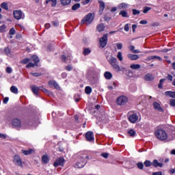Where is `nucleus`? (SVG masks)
Wrapping results in <instances>:
<instances>
[{
    "instance_id": "nucleus-49",
    "label": "nucleus",
    "mask_w": 175,
    "mask_h": 175,
    "mask_svg": "<svg viewBox=\"0 0 175 175\" xmlns=\"http://www.w3.org/2000/svg\"><path fill=\"white\" fill-rule=\"evenodd\" d=\"M150 10H151V8L145 7L144 9L143 12L146 14V13H148V12H150Z\"/></svg>"
},
{
    "instance_id": "nucleus-26",
    "label": "nucleus",
    "mask_w": 175,
    "mask_h": 175,
    "mask_svg": "<svg viewBox=\"0 0 175 175\" xmlns=\"http://www.w3.org/2000/svg\"><path fill=\"white\" fill-rule=\"evenodd\" d=\"M104 77L107 80H110L113 77V75L110 72H105L104 74Z\"/></svg>"
},
{
    "instance_id": "nucleus-48",
    "label": "nucleus",
    "mask_w": 175,
    "mask_h": 175,
    "mask_svg": "<svg viewBox=\"0 0 175 175\" xmlns=\"http://www.w3.org/2000/svg\"><path fill=\"white\" fill-rule=\"evenodd\" d=\"M116 46H117L118 50H122V43L118 42L116 43Z\"/></svg>"
},
{
    "instance_id": "nucleus-9",
    "label": "nucleus",
    "mask_w": 175,
    "mask_h": 175,
    "mask_svg": "<svg viewBox=\"0 0 175 175\" xmlns=\"http://www.w3.org/2000/svg\"><path fill=\"white\" fill-rule=\"evenodd\" d=\"M138 120H139V116H137V114L136 113H133L130 115L129 117V120L132 124H135V122H137Z\"/></svg>"
},
{
    "instance_id": "nucleus-34",
    "label": "nucleus",
    "mask_w": 175,
    "mask_h": 175,
    "mask_svg": "<svg viewBox=\"0 0 175 175\" xmlns=\"http://www.w3.org/2000/svg\"><path fill=\"white\" fill-rule=\"evenodd\" d=\"M128 8V4L125 3H122L118 5V9H126Z\"/></svg>"
},
{
    "instance_id": "nucleus-53",
    "label": "nucleus",
    "mask_w": 175,
    "mask_h": 175,
    "mask_svg": "<svg viewBox=\"0 0 175 175\" xmlns=\"http://www.w3.org/2000/svg\"><path fill=\"white\" fill-rule=\"evenodd\" d=\"M133 14H134V16H136V14H140V11L134 9L133 10Z\"/></svg>"
},
{
    "instance_id": "nucleus-15",
    "label": "nucleus",
    "mask_w": 175,
    "mask_h": 175,
    "mask_svg": "<svg viewBox=\"0 0 175 175\" xmlns=\"http://www.w3.org/2000/svg\"><path fill=\"white\" fill-rule=\"evenodd\" d=\"M153 107L155 110H157L158 111L162 112L163 111V109L162 107H161V104L159 103L154 102L153 103Z\"/></svg>"
},
{
    "instance_id": "nucleus-50",
    "label": "nucleus",
    "mask_w": 175,
    "mask_h": 175,
    "mask_svg": "<svg viewBox=\"0 0 175 175\" xmlns=\"http://www.w3.org/2000/svg\"><path fill=\"white\" fill-rule=\"evenodd\" d=\"M170 106H172L173 107H175V100L174 99H171L170 100Z\"/></svg>"
},
{
    "instance_id": "nucleus-12",
    "label": "nucleus",
    "mask_w": 175,
    "mask_h": 175,
    "mask_svg": "<svg viewBox=\"0 0 175 175\" xmlns=\"http://www.w3.org/2000/svg\"><path fill=\"white\" fill-rule=\"evenodd\" d=\"M31 91L35 94V95H38L39 94V91H43V87H37L36 85H32L31 87Z\"/></svg>"
},
{
    "instance_id": "nucleus-25",
    "label": "nucleus",
    "mask_w": 175,
    "mask_h": 175,
    "mask_svg": "<svg viewBox=\"0 0 175 175\" xmlns=\"http://www.w3.org/2000/svg\"><path fill=\"white\" fill-rule=\"evenodd\" d=\"M148 61H152V59H158L159 61H162V58L159 56H149L148 57Z\"/></svg>"
},
{
    "instance_id": "nucleus-10",
    "label": "nucleus",
    "mask_w": 175,
    "mask_h": 175,
    "mask_svg": "<svg viewBox=\"0 0 175 175\" xmlns=\"http://www.w3.org/2000/svg\"><path fill=\"white\" fill-rule=\"evenodd\" d=\"M13 15L16 20H21V18H23V12L21 10L14 11Z\"/></svg>"
},
{
    "instance_id": "nucleus-16",
    "label": "nucleus",
    "mask_w": 175,
    "mask_h": 175,
    "mask_svg": "<svg viewBox=\"0 0 175 175\" xmlns=\"http://www.w3.org/2000/svg\"><path fill=\"white\" fill-rule=\"evenodd\" d=\"M107 60H108L109 64H110L111 66L114 65L115 64H117V62H118L117 60V58H116L113 56L109 57L107 59Z\"/></svg>"
},
{
    "instance_id": "nucleus-31",
    "label": "nucleus",
    "mask_w": 175,
    "mask_h": 175,
    "mask_svg": "<svg viewBox=\"0 0 175 175\" xmlns=\"http://www.w3.org/2000/svg\"><path fill=\"white\" fill-rule=\"evenodd\" d=\"M72 0H61V3L63 6H66V5H69Z\"/></svg>"
},
{
    "instance_id": "nucleus-2",
    "label": "nucleus",
    "mask_w": 175,
    "mask_h": 175,
    "mask_svg": "<svg viewBox=\"0 0 175 175\" xmlns=\"http://www.w3.org/2000/svg\"><path fill=\"white\" fill-rule=\"evenodd\" d=\"M94 14L89 13L83 18V20L81 21V24H86V25H90V24H91L92 21H94Z\"/></svg>"
},
{
    "instance_id": "nucleus-55",
    "label": "nucleus",
    "mask_w": 175,
    "mask_h": 175,
    "mask_svg": "<svg viewBox=\"0 0 175 175\" xmlns=\"http://www.w3.org/2000/svg\"><path fill=\"white\" fill-rule=\"evenodd\" d=\"M101 156L103 158H105V159H107V158H109V154L108 153H103V154H101Z\"/></svg>"
},
{
    "instance_id": "nucleus-33",
    "label": "nucleus",
    "mask_w": 175,
    "mask_h": 175,
    "mask_svg": "<svg viewBox=\"0 0 175 175\" xmlns=\"http://www.w3.org/2000/svg\"><path fill=\"white\" fill-rule=\"evenodd\" d=\"M85 94H87L88 95H90V94L92 92V88H91V87L90 86H87L85 89Z\"/></svg>"
},
{
    "instance_id": "nucleus-45",
    "label": "nucleus",
    "mask_w": 175,
    "mask_h": 175,
    "mask_svg": "<svg viewBox=\"0 0 175 175\" xmlns=\"http://www.w3.org/2000/svg\"><path fill=\"white\" fill-rule=\"evenodd\" d=\"M30 61H31L30 59L25 58V59H23V60H21V63L23 64L24 65H25V64H28V62H29Z\"/></svg>"
},
{
    "instance_id": "nucleus-56",
    "label": "nucleus",
    "mask_w": 175,
    "mask_h": 175,
    "mask_svg": "<svg viewBox=\"0 0 175 175\" xmlns=\"http://www.w3.org/2000/svg\"><path fill=\"white\" fill-rule=\"evenodd\" d=\"M73 69V67H72L71 66H67L66 67V70H68V72H70V70H72Z\"/></svg>"
},
{
    "instance_id": "nucleus-37",
    "label": "nucleus",
    "mask_w": 175,
    "mask_h": 175,
    "mask_svg": "<svg viewBox=\"0 0 175 175\" xmlns=\"http://www.w3.org/2000/svg\"><path fill=\"white\" fill-rule=\"evenodd\" d=\"M42 92H44V94H46V95H49V96H51V95H53V92L48 90L47 89H44V88L42 89Z\"/></svg>"
},
{
    "instance_id": "nucleus-13",
    "label": "nucleus",
    "mask_w": 175,
    "mask_h": 175,
    "mask_svg": "<svg viewBox=\"0 0 175 175\" xmlns=\"http://www.w3.org/2000/svg\"><path fill=\"white\" fill-rule=\"evenodd\" d=\"M41 162L44 165H47L50 162V157H49L48 154H44L42 155L41 158Z\"/></svg>"
},
{
    "instance_id": "nucleus-18",
    "label": "nucleus",
    "mask_w": 175,
    "mask_h": 175,
    "mask_svg": "<svg viewBox=\"0 0 175 175\" xmlns=\"http://www.w3.org/2000/svg\"><path fill=\"white\" fill-rule=\"evenodd\" d=\"M144 80L146 81H152V80H154V75L152 74H147L144 77Z\"/></svg>"
},
{
    "instance_id": "nucleus-1",
    "label": "nucleus",
    "mask_w": 175,
    "mask_h": 175,
    "mask_svg": "<svg viewBox=\"0 0 175 175\" xmlns=\"http://www.w3.org/2000/svg\"><path fill=\"white\" fill-rule=\"evenodd\" d=\"M154 135L159 140H166L167 134L163 129H158L155 131Z\"/></svg>"
},
{
    "instance_id": "nucleus-27",
    "label": "nucleus",
    "mask_w": 175,
    "mask_h": 175,
    "mask_svg": "<svg viewBox=\"0 0 175 175\" xmlns=\"http://www.w3.org/2000/svg\"><path fill=\"white\" fill-rule=\"evenodd\" d=\"M99 3H100L99 13H100V14H102V12H103V10H105V2L99 1Z\"/></svg>"
},
{
    "instance_id": "nucleus-30",
    "label": "nucleus",
    "mask_w": 175,
    "mask_h": 175,
    "mask_svg": "<svg viewBox=\"0 0 175 175\" xmlns=\"http://www.w3.org/2000/svg\"><path fill=\"white\" fill-rule=\"evenodd\" d=\"M62 59L63 61V62H66L67 64H69L70 62V58L69 57H66V56L65 55H62Z\"/></svg>"
},
{
    "instance_id": "nucleus-52",
    "label": "nucleus",
    "mask_w": 175,
    "mask_h": 175,
    "mask_svg": "<svg viewBox=\"0 0 175 175\" xmlns=\"http://www.w3.org/2000/svg\"><path fill=\"white\" fill-rule=\"evenodd\" d=\"M16 33V30L14 29V28H11L10 30V35H15Z\"/></svg>"
},
{
    "instance_id": "nucleus-40",
    "label": "nucleus",
    "mask_w": 175,
    "mask_h": 175,
    "mask_svg": "<svg viewBox=\"0 0 175 175\" xmlns=\"http://www.w3.org/2000/svg\"><path fill=\"white\" fill-rule=\"evenodd\" d=\"M88 54H91V49L86 48L83 51V55H88Z\"/></svg>"
},
{
    "instance_id": "nucleus-59",
    "label": "nucleus",
    "mask_w": 175,
    "mask_h": 175,
    "mask_svg": "<svg viewBox=\"0 0 175 175\" xmlns=\"http://www.w3.org/2000/svg\"><path fill=\"white\" fill-rule=\"evenodd\" d=\"M8 102H9V98L8 97H5L4 99H3V103L6 105V103H8Z\"/></svg>"
},
{
    "instance_id": "nucleus-35",
    "label": "nucleus",
    "mask_w": 175,
    "mask_h": 175,
    "mask_svg": "<svg viewBox=\"0 0 175 175\" xmlns=\"http://www.w3.org/2000/svg\"><path fill=\"white\" fill-rule=\"evenodd\" d=\"M131 69H140V64H131L130 66Z\"/></svg>"
},
{
    "instance_id": "nucleus-17",
    "label": "nucleus",
    "mask_w": 175,
    "mask_h": 175,
    "mask_svg": "<svg viewBox=\"0 0 175 175\" xmlns=\"http://www.w3.org/2000/svg\"><path fill=\"white\" fill-rule=\"evenodd\" d=\"M49 85L50 87H55L57 90H59V85L55 81H50L49 82Z\"/></svg>"
},
{
    "instance_id": "nucleus-19",
    "label": "nucleus",
    "mask_w": 175,
    "mask_h": 175,
    "mask_svg": "<svg viewBox=\"0 0 175 175\" xmlns=\"http://www.w3.org/2000/svg\"><path fill=\"white\" fill-rule=\"evenodd\" d=\"M113 70L116 72H121V67H120V65H118V62L115 63V64H112Z\"/></svg>"
},
{
    "instance_id": "nucleus-51",
    "label": "nucleus",
    "mask_w": 175,
    "mask_h": 175,
    "mask_svg": "<svg viewBox=\"0 0 175 175\" xmlns=\"http://www.w3.org/2000/svg\"><path fill=\"white\" fill-rule=\"evenodd\" d=\"M31 75H32V76H35V77H39V76H42V74L38 72H31Z\"/></svg>"
},
{
    "instance_id": "nucleus-42",
    "label": "nucleus",
    "mask_w": 175,
    "mask_h": 175,
    "mask_svg": "<svg viewBox=\"0 0 175 175\" xmlns=\"http://www.w3.org/2000/svg\"><path fill=\"white\" fill-rule=\"evenodd\" d=\"M2 32H6V25H5L0 26V33H2Z\"/></svg>"
},
{
    "instance_id": "nucleus-61",
    "label": "nucleus",
    "mask_w": 175,
    "mask_h": 175,
    "mask_svg": "<svg viewBox=\"0 0 175 175\" xmlns=\"http://www.w3.org/2000/svg\"><path fill=\"white\" fill-rule=\"evenodd\" d=\"M167 79L170 80V81H173V76H172V75H168Z\"/></svg>"
},
{
    "instance_id": "nucleus-63",
    "label": "nucleus",
    "mask_w": 175,
    "mask_h": 175,
    "mask_svg": "<svg viewBox=\"0 0 175 175\" xmlns=\"http://www.w3.org/2000/svg\"><path fill=\"white\" fill-rule=\"evenodd\" d=\"M6 72H7V73H12V68L8 67L6 68Z\"/></svg>"
},
{
    "instance_id": "nucleus-21",
    "label": "nucleus",
    "mask_w": 175,
    "mask_h": 175,
    "mask_svg": "<svg viewBox=\"0 0 175 175\" xmlns=\"http://www.w3.org/2000/svg\"><path fill=\"white\" fill-rule=\"evenodd\" d=\"M105 25L103 23H100L99 25H97L96 27V29L98 31V32H103V31H105Z\"/></svg>"
},
{
    "instance_id": "nucleus-38",
    "label": "nucleus",
    "mask_w": 175,
    "mask_h": 175,
    "mask_svg": "<svg viewBox=\"0 0 175 175\" xmlns=\"http://www.w3.org/2000/svg\"><path fill=\"white\" fill-rule=\"evenodd\" d=\"M128 133L131 136V137H135V135H136V131L133 129H131L128 131Z\"/></svg>"
},
{
    "instance_id": "nucleus-44",
    "label": "nucleus",
    "mask_w": 175,
    "mask_h": 175,
    "mask_svg": "<svg viewBox=\"0 0 175 175\" xmlns=\"http://www.w3.org/2000/svg\"><path fill=\"white\" fill-rule=\"evenodd\" d=\"M80 8V3H76L74 5H72V10H77V9H79Z\"/></svg>"
},
{
    "instance_id": "nucleus-57",
    "label": "nucleus",
    "mask_w": 175,
    "mask_h": 175,
    "mask_svg": "<svg viewBox=\"0 0 175 175\" xmlns=\"http://www.w3.org/2000/svg\"><path fill=\"white\" fill-rule=\"evenodd\" d=\"M52 24L54 27H58V25H59V23H58V21H53L52 22Z\"/></svg>"
},
{
    "instance_id": "nucleus-62",
    "label": "nucleus",
    "mask_w": 175,
    "mask_h": 175,
    "mask_svg": "<svg viewBox=\"0 0 175 175\" xmlns=\"http://www.w3.org/2000/svg\"><path fill=\"white\" fill-rule=\"evenodd\" d=\"M147 21H146V20H142V21H141L140 22H139V24H142V25H146V24H147Z\"/></svg>"
},
{
    "instance_id": "nucleus-6",
    "label": "nucleus",
    "mask_w": 175,
    "mask_h": 175,
    "mask_svg": "<svg viewBox=\"0 0 175 175\" xmlns=\"http://www.w3.org/2000/svg\"><path fill=\"white\" fill-rule=\"evenodd\" d=\"M12 125L16 129H21V120L18 118H14L12 121Z\"/></svg>"
},
{
    "instance_id": "nucleus-47",
    "label": "nucleus",
    "mask_w": 175,
    "mask_h": 175,
    "mask_svg": "<svg viewBox=\"0 0 175 175\" xmlns=\"http://www.w3.org/2000/svg\"><path fill=\"white\" fill-rule=\"evenodd\" d=\"M4 53L6 54V55H10V53H11L10 49H9V48H5V49H4Z\"/></svg>"
},
{
    "instance_id": "nucleus-29",
    "label": "nucleus",
    "mask_w": 175,
    "mask_h": 175,
    "mask_svg": "<svg viewBox=\"0 0 175 175\" xmlns=\"http://www.w3.org/2000/svg\"><path fill=\"white\" fill-rule=\"evenodd\" d=\"M117 58L120 61V62H122L124 60V57H122V53L121 51H119L117 55Z\"/></svg>"
},
{
    "instance_id": "nucleus-4",
    "label": "nucleus",
    "mask_w": 175,
    "mask_h": 175,
    "mask_svg": "<svg viewBox=\"0 0 175 175\" xmlns=\"http://www.w3.org/2000/svg\"><path fill=\"white\" fill-rule=\"evenodd\" d=\"M85 158H88V157L85 156L79 157L77 161V163L75 165V167H77V169L84 167V166H85Z\"/></svg>"
},
{
    "instance_id": "nucleus-58",
    "label": "nucleus",
    "mask_w": 175,
    "mask_h": 175,
    "mask_svg": "<svg viewBox=\"0 0 175 175\" xmlns=\"http://www.w3.org/2000/svg\"><path fill=\"white\" fill-rule=\"evenodd\" d=\"M52 2V6H55L57 5V0H49Z\"/></svg>"
},
{
    "instance_id": "nucleus-43",
    "label": "nucleus",
    "mask_w": 175,
    "mask_h": 175,
    "mask_svg": "<svg viewBox=\"0 0 175 175\" xmlns=\"http://www.w3.org/2000/svg\"><path fill=\"white\" fill-rule=\"evenodd\" d=\"M119 14H120V16H122V17H129V16H128V13H126V11H121Z\"/></svg>"
},
{
    "instance_id": "nucleus-54",
    "label": "nucleus",
    "mask_w": 175,
    "mask_h": 175,
    "mask_svg": "<svg viewBox=\"0 0 175 175\" xmlns=\"http://www.w3.org/2000/svg\"><path fill=\"white\" fill-rule=\"evenodd\" d=\"M124 31H126V32L129 31V24L127 23L124 25Z\"/></svg>"
},
{
    "instance_id": "nucleus-23",
    "label": "nucleus",
    "mask_w": 175,
    "mask_h": 175,
    "mask_svg": "<svg viewBox=\"0 0 175 175\" xmlns=\"http://www.w3.org/2000/svg\"><path fill=\"white\" fill-rule=\"evenodd\" d=\"M166 96H170V98H175V92L167 91L165 92Z\"/></svg>"
},
{
    "instance_id": "nucleus-36",
    "label": "nucleus",
    "mask_w": 175,
    "mask_h": 175,
    "mask_svg": "<svg viewBox=\"0 0 175 175\" xmlns=\"http://www.w3.org/2000/svg\"><path fill=\"white\" fill-rule=\"evenodd\" d=\"M32 60L33 61L34 64H36V65H38V63H39V57H38V56L36 55H33L31 57Z\"/></svg>"
},
{
    "instance_id": "nucleus-60",
    "label": "nucleus",
    "mask_w": 175,
    "mask_h": 175,
    "mask_svg": "<svg viewBox=\"0 0 175 175\" xmlns=\"http://www.w3.org/2000/svg\"><path fill=\"white\" fill-rule=\"evenodd\" d=\"M137 28V25H132L133 32L135 33Z\"/></svg>"
},
{
    "instance_id": "nucleus-5",
    "label": "nucleus",
    "mask_w": 175,
    "mask_h": 175,
    "mask_svg": "<svg viewBox=\"0 0 175 175\" xmlns=\"http://www.w3.org/2000/svg\"><path fill=\"white\" fill-rule=\"evenodd\" d=\"M12 162H14V165L16 166H23V161L21 160V157L20 155L15 154L13 157Z\"/></svg>"
},
{
    "instance_id": "nucleus-32",
    "label": "nucleus",
    "mask_w": 175,
    "mask_h": 175,
    "mask_svg": "<svg viewBox=\"0 0 175 175\" xmlns=\"http://www.w3.org/2000/svg\"><path fill=\"white\" fill-rule=\"evenodd\" d=\"M2 9H5V10H9V5H8V3L3 2L1 5Z\"/></svg>"
},
{
    "instance_id": "nucleus-28",
    "label": "nucleus",
    "mask_w": 175,
    "mask_h": 175,
    "mask_svg": "<svg viewBox=\"0 0 175 175\" xmlns=\"http://www.w3.org/2000/svg\"><path fill=\"white\" fill-rule=\"evenodd\" d=\"M10 91L12 94H18V89L16 86H12L10 88Z\"/></svg>"
},
{
    "instance_id": "nucleus-3",
    "label": "nucleus",
    "mask_w": 175,
    "mask_h": 175,
    "mask_svg": "<svg viewBox=\"0 0 175 175\" xmlns=\"http://www.w3.org/2000/svg\"><path fill=\"white\" fill-rule=\"evenodd\" d=\"M129 99L128 97L125 96H120L116 98V104L118 106H125L128 103Z\"/></svg>"
},
{
    "instance_id": "nucleus-64",
    "label": "nucleus",
    "mask_w": 175,
    "mask_h": 175,
    "mask_svg": "<svg viewBox=\"0 0 175 175\" xmlns=\"http://www.w3.org/2000/svg\"><path fill=\"white\" fill-rule=\"evenodd\" d=\"M152 175H162V172H153Z\"/></svg>"
},
{
    "instance_id": "nucleus-20",
    "label": "nucleus",
    "mask_w": 175,
    "mask_h": 175,
    "mask_svg": "<svg viewBox=\"0 0 175 175\" xmlns=\"http://www.w3.org/2000/svg\"><path fill=\"white\" fill-rule=\"evenodd\" d=\"M127 57L131 61H136V59H139V55H137L128 54Z\"/></svg>"
},
{
    "instance_id": "nucleus-14",
    "label": "nucleus",
    "mask_w": 175,
    "mask_h": 175,
    "mask_svg": "<svg viewBox=\"0 0 175 175\" xmlns=\"http://www.w3.org/2000/svg\"><path fill=\"white\" fill-rule=\"evenodd\" d=\"M21 152L23 155H31V154H33L35 152V150L28 149L27 150H25L24 149H22Z\"/></svg>"
},
{
    "instance_id": "nucleus-8",
    "label": "nucleus",
    "mask_w": 175,
    "mask_h": 175,
    "mask_svg": "<svg viewBox=\"0 0 175 175\" xmlns=\"http://www.w3.org/2000/svg\"><path fill=\"white\" fill-rule=\"evenodd\" d=\"M64 163H65V159L64 157H60L55 161L53 163V166H55V167H57V166H64Z\"/></svg>"
},
{
    "instance_id": "nucleus-46",
    "label": "nucleus",
    "mask_w": 175,
    "mask_h": 175,
    "mask_svg": "<svg viewBox=\"0 0 175 175\" xmlns=\"http://www.w3.org/2000/svg\"><path fill=\"white\" fill-rule=\"evenodd\" d=\"M35 66H38V64H36V63H29L26 66V68H35Z\"/></svg>"
},
{
    "instance_id": "nucleus-22",
    "label": "nucleus",
    "mask_w": 175,
    "mask_h": 175,
    "mask_svg": "<svg viewBox=\"0 0 175 175\" xmlns=\"http://www.w3.org/2000/svg\"><path fill=\"white\" fill-rule=\"evenodd\" d=\"M152 163L154 167H162V166H163V164H162V163L158 162V160H154Z\"/></svg>"
},
{
    "instance_id": "nucleus-24",
    "label": "nucleus",
    "mask_w": 175,
    "mask_h": 175,
    "mask_svg": "<svg viewBox=\"0 0 175 175\" xmlns=\"http://www.w3.org/2000/svg\"><path fill=\"white\" fill-rule=\"evenodd\" d=\"M129 51H132V53H133L134 54H139V53H140V51L139 50H135V46L133 45H131L129 47Z\"/></svg>"
},
{
    "instance_id": "nucleus-11",
    "label": "nucleus",
    "mask_w": 175,
    "mask_h": 175,
    "mask_svg": "<svg viewBox=\"0 0 175 175\" xmlns=\"http://www.w3.org/2000/svg\"><path fill=\"white\" fill-rule=\"evenodd\" d=\"M85 137L88 142H94V140H95L92 131H88L85 134Z\"/></svg>"
},
{
    "instance_id": "nucleus-39",
    "label": "nucleus",
    "mask_w": 175,
    "mask_h": 175,
    "mask_svg": "<svg viewBox=\"0 0 175 175\" xmlns=\"http://www.w3.org/2000/svg\"><path fill=\"white\" fill-rule=\"evenodd\" d=\"M144 165L146 167H150V166H152V163L148 160L144 161Z\"/></svg>"
},
{
    "instance_id": "nucleus-41",
    "label": "nucleus",
    "mask_w": 175,
    "mask_h": 175,
    "mask_svg": "<svg viewBox=\"0 0 175 175\" xmlns=\"http://www.w3.org/2000/svg\"><path fill=\"white\" fill-rule=\"evenodd\" d=\"M137 166L138 169H139L140 170H143V169L144 167V164H143V163H142V162H139L137 163Z\"/></svg>"
},
{
    "instance_id": "nucleus-7",
    "label": "nucleus",
    "mask_w": 175,
    "mask_h": 175,
    "mask_svg": "<svg viewBox=\"0 0 175 175\" xmlns=\"http://www.w3.org/2000/svg\"><path fill=\"white\" fill-rule=\"evenodd\" d=\"M107 35H109V33L104 34L103 37L100 38V46L103 49V47H106V45L107 44Z\"/></svg>"
}]
</instances>
